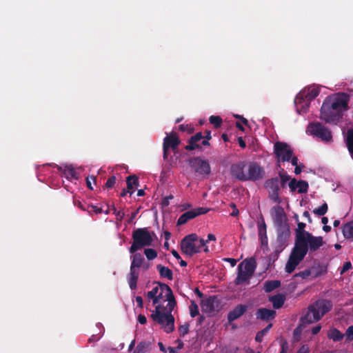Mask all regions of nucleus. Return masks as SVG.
I'll list each match as a JSON object with an SVG mask.
<instances>
[{
  "mask_svg": "<svg viewBox=\"0 0 353 353\" xmlns=\"http://www.w3.org/2000/svg\"><path fill=\"white\" fill-rule=\"evenodd\" d=\"M319 93V89L315 87H311L300 92L294 99L298 112L299 114L306 112L309 108L310 102L318 97Z\"/></svg>",
  "mask_w": 353,
  "mask_h": 353,
  "instance_id": "obj_8",
  "label": "nucleus"
},
{
  "mask_svg": "<svg viewBox=\"0 0 353 353\" xmlns=\"http://www.w3.org/2000/svg\"><path fill=\"white\" fill-rule=\"evenodd\" d=\"M269 301L272 303L274 309H279L283 305L285 301V296L282 294H277L270 296L269 298Z\"/></svg>",
  "mask_w": 353,
  "mask_h": 353,
  "instance_id": "obj_22",
  "label": "nucleus"
},
{
  "mask_svg": "<svg viewBox=\"0 0 353 353\" xmlns=\"http://www.w3.org/2000/svg\"><path fill=\"white\" fill-rule=\"evenodd\" d=\"M261 240V243L262 246H265L268 248V236H259Z\"/></svg>",
  "mask_w": 353,
  "mask_h": 353,
  "instance_id": "obj_60",
  "label": "nucleus"
},
{
  "mask_svg": "<svg viewBox=\"0 0 353 353\" xmlns=\"http://www.w3.org/2000/svg\"><path fill=\"white\" fill-rule=\"evenodd\" d=\"M133 256H132V262L130 267L132 268L139 269L143 265L144 262V257L142 256L141 253H133Z\"/></svg>",
  "mask_w": 353,
  "mask_h": 353,
  "instance_id": "obj_26",
  "label": "nucleus"
},
{
  "mask_svg": "<svg viewBox=\"0 0 353 353\" xmlns=\"http://www.w3.org/2000/svg\"><path fill=\"white\" fill-rule=\"evenodd\" d=\"M347 147L353 157V129L348 131L347 137Z\"/></svg>",
  "mask_w": 353,
  "mask_h": 353,
  "instance_id": "obj_37",
  "label": "nucleus"
},
{
  "mask_svg": "<svg viewBox=\"0 0 353 353\" xmlns=\"http://www.w3.org/2000/svg\"><path fill=\"white\" fill-rule=\"evenodd\" d=\"M150 349V342L142 341L137 345L134 353H147Z\"/></svg>",
  "mask_w": 353,
  "mask_h": 353,
  "instance_id": "obj_30",
  "label": "nucleus"
},
{
  "mask_svg": "<svg viewBox=\"0 0 353 353\" xmlns=\"http://www.w3.org/2000/svg\"><path fill=\"white\" fill-rule=\"evenodd\" d=\"M157 269L159 271L161 277L166 278L170 281L173 279V272L168 267L159 264L157 265Z\"/></svg>",
  "mask_w": 353,
  "mask_h": 353,
  "instance_id": "obj_25",
  "label": "nucleus"
},
{
  "mask_svg": "<svg viewBox=\"0 0 353 353\" xmlns=\"http://www.w3.org/2000/svg\"><path fill=\"white\" fill-rule=\"evenodd\" d=\"M91 180H92V181H95V177H94V176H91L90 178L88 177V178L86 179V184H87L88 188L90 190H93V188H92V186Z\"/></svg>",
  "mask_w": 353,
  "mask_h": 353,
  "instance_id": "obj_61",
  "label": "nucleus"
},
{
  "mask_svg": "<svg viewBox=\"0 0 353 353\" xmlns=\"http://www.w3.org/2000/svg\"><path fill=\"white\" fill-rule=\"evenodd\" d=\"M346 341H352L353 340V325L349 326L345 334Z\"/></svg>",
  "mask_w": 353,
  "mask_h": 353,
  "instance_id": "obj_50",
  "label": "nucleus"
},
{
  "mask_svg": "<svg viewBox=\"0 0 353 353\" xmlns=\"http://www.w3.org/2000/svg\"><path fill=\"white\" fill-rule=\"evenodd\" d=\"M224 261L229 262L232 267H234L236 265V262H237V261L236 259H232V258H226V259H224Z\"/></svg>",
  "mask_w": 353,
  "mask_h": 353,
  "instance_id": "obj_64",
  "label": "nucleus"
},
{
  "mask_svg": "<svg viewBox=\"0 0 353 353\" xmlns=\"http://www.w3.org/2000/svg\"><path fill=\"white\" fill-rule=\"evenodd\" d=\"M352 263L350 261L345 262L343 264V268L340 271V274H343L346 271L352 269Z\"/></svg>",
  "mask_w": 353,
  "mask_h": 353,
  "instance_id": "obj_56",
  "label": "nucleus"
},
{
  "mask_svg": "<svg viewBox=\"0 0 353 353\" xmlns=\"http://www.w3.org/2000/svg\"><path fill=\"white\" fill-rule=\"evenodd\" d=\"M327 337L330 339H332L333 341L337 342L341 341L343 339L344 334H342L338 329L334 327L329 330L327 332Z\"/></svg>",
  "mask_w": 353,
  "mask_h": 353,
  "instance_id": "obj_29",
  "label": "nucleus"
},
{
  "mask_svg": "<svg viewBox=\"0 0 353 353\" xmlns=\"http://www.w3.org/2000/svg\"><path fill=\"white\" fill-rule=\"evenodd\" d=\"M127 189L130 191V195L134 193V186H139V179L136 175H130L126 178Z\"/></svg>",
  "mask_w": 353,
  "mask_h": 353,
  "instance_id": "obj_27",
  "label": "nucleus"
},
{
  "mask_svg": "<svg viewBox=\"0 0 353 353\" xmlns=\"http://www.w3.org/2000/svg\"><path fill=\"white\" fill-rule=\"evenodd\" d=\"M277 238L276 244L277 248L283 250L287 245V242L290 236V230L289 227H283L277 228Z\"/></svg>",
  "mask_w": 353,
  "mask_h": 353,
  "instance_id": "obj_16",
  "label": "nucleus"
},
{
  "mask_svg": "<svg viewBox=\"0 0 353 353\" xmlns=\"http://www.w3.org/2000/svg\"><path fill=\"white\" fill-rule=\"evenodd\" d=\"M264 169L256 162H251L248 166V172L245 173L246 181H258L263 178Z\"/></svg>",
  "mask_w": 353,
  "mask_h": 353,
  "instance_id": "obj_14",
  "label": "nucleus"
},
{
  "mask_svg": "<svg viewBox=\"0 0 353 353\" xmlns=\"http://www.w3.org/2000/svg\"><path fill=\"white\" fill-rule=\"evenodd\" d=\"M279 176L281 179V187L284 188L286 183L290 180V176L288 174L283 168H281L279 172Z\"/></svg>",
  "mask_w": 353,
  "mask_h": 353,
  "instance_id": "obj_38",
  "label": "nucleus"
},
{
  "mask_svg": "<svg viewBox=\"0 0 353 353\" xmlns=\"http://www.w3.org/2000/svg\"><path fill=\"white\" fill-rule=\"evenodd\" d=\"M190 325L188 323H185L183 325H181L179 327V335L181 337H184L189 332Z\"/></svg>",
  "mask_w": 353,
  "mask_h": 353,
  "instance_id": "obj_48",
  "label": "nucleus"
},
{
  "mask_svg": "<svg viewBox=\"0 0 353 353\" xmlns=\"http://www.w3.org/2000/svg\"><path fill=\"white\" fill-rule=\"evenodd\" d=\"M266 228H267L266 224H265L264 220L262 219L261 223H259L258 225L259 237L267 236Z\"/></svg>",
  "mask_w": 353,
  "mask_h": 353,
  "instance_id": "obj_46",
  "label": "nucleus"
},
{
  "mask_svg": "<svg viewBox=\"0 0 353 353\" xmlns=\"http://www.w3.org/2000/svg\"><path fill=\"white\" fill-rule=\"evenodd\" d=\"M288 350V344L287 341H284L281 343V350L279 353H287Z\"/></svg>",
  "mask_w": 353,
  "mask_h": 353,
  "instance_id": "obj_58",
  "label": "nucleus"
},
{
  "mask_svg": "<svg viewBox=\"0 0 353 353\" xmlns=\"http://www.w3.org/2000/svg\"><path fill=\"white\" fill-rule=\"evenodd\" d=\"M202 248H203V252L206 253L209 252L206 241L203 239L199 238L195 233L185 236L181 241V252L190 256L201 252Z\"/></svg>",
  "mask_w": 353,
  "mask_h": 353,
  "instance_id": "obj_5",
  "label": "nucleus"
},
{
  "mask_svg": "<svg viewBox=\"0 0 353 353\" xmlns=\"http://www.w3.org/2000/svg\"><path fill=\"white\" fill-rule=\"evenodd\" d=\"M310 270L311 271V276L313 278H316L318 276L325 274L327 272L326 266L320 263L316 265H313L311 268H310Z\"/></svg>",
  "mask_w": 353,
  "mask_h": 353,
  "instance_id": "obj_23",
  "label": "nucleus"
},
{
  "mask_svg": "<svg viewBox=\"0 0 353 353\" xmlns=\"http://www.w3.org/2000/svg\"><path fill=\"white\" fill-rule=\"evenodd\" d=\"M89 210H90V214L92 212L96 214H101L103 212L101 208H98L97 206L91 204H89Z\"/></svg>",
  "mask_w": 353,
  "mask_h": 353,
  "instance_id": "obj_55",
  "label": "nucleus"
},
{
  "mask_svg": "<svg viewBox=\"0 0 353 353\" xmlns=\"http://www.w3.org/2000/svg\"><path fill=\"white\" fill-rule=\"evenodd\" d=\"M325 241L321 236L306 234L294 239V245L285 265V271L292 273L304 259L307 254H314L323 245Z\"/></svg>",
  "mask_w": 353,
  "mask_h": 353,
  "instance_id": "obj_2",
  "label": "nucleus"
},
{
  "mask_svg": "<svg viewBox=\"0 0 353 353\" xmlns=\"http://www.w3.org/2000/svg\"><path fill=\"white\" fill-rule=\"evenodd\" d=\"M159 291V285H157L155 287H154L152 290L147 292V297L149 300L152 301V304L154 305H157V294H158Z\"/></svg>",
  "mask_w": 353,
  "mask_h": 353,
  "instance_id": "obj_34",
  "label": "nucleus"
},
{
  "mask_svg": "<svg viewBox=\"0 0 353 353\" xmlns=\"http://www.w3.org/2000/svg\"><path fill=\"white\" fill-rule=\"evenodd\" d=\"M350 97L339 92L324 100L321 108V119L326 123H336L343 117V112L349 109Z\"/></svg>",
  "mask_w": 353,
  "mask_h": 353,
  "instance_id": "obj_3",
  "label": "nucleus"
},
{
  "mask_svg": "<svg viewBox=\"0 0 353 353\" xmlns=\"http://www.w3.org/2000/svg\"><path fill=\"white\" fill-rule=\"evenodd\" d=\"M144 254L148 260H153L157 256V251L152 248L145 249Z\"/></svg>",
  "mask_w": 353,
  "mask_h": 353,
  "instance_id": "obj_44",
  "label": "nucleus"
},
{
  "mask_svg": "<svg viewBox=\"0 0 353 353\" xmlns=\"http://www.w3.org/2000/svg\"><path fill=\"white\" fill-rule=\"evenodd\" d=\"M281 285V281L279 280L268 281L264 284V290L266 292H271Z\"/></svg>",
  "mask_w": 353,
  "mask_h": 353,
  "instance_id": "obj_31",
  "label": "nucleus"
},
{
  "mask_svg": "<svg viewBox=\"0 0 353 353\" xmlns=\"http://www.w3.org/2000/svg\"><path fill=\"white\" fill-rule=\"evenodd\" d=\"M74 204L75 206L78 207L83 211H87L90 213V210H89V203L85 202L84 201L79 200H74Z\"/></svg>",
  "mask_w": 353,
  "mask_h": 353,
  "instance_id": "obj_39",
  "label": "nucleus"
},
{
  "mask_svg": "<svg viewBox=\"0 0 353 353\" xmlns=\"http://www.w3.org/2000/svg\"><path fill=\"white\" fill-rule=\"evenodd\" d=\"M283 251L281 248L276 247L275 250L268 256V265L274 263L279 258L280 253Z\"/></svg>",
  "mask_w": 353,
  "mask_h": 353,
  "instance_id": "obj_36",
  "label": "nucleus"
},
{
  "mask_svg": "<svg viewBox=\"0 0 353 353\" xmlns=\"http://www.w3.org/2000/svg\"><path fill=\"white\" fill-rule=\"evenodd\" d=\"M208 210L204 208H196L191 210L187 211L182 214L177 220V225L185 224L188 221L194 219L197 216L205 214Z\"/></svg>",
  "mask_w": 353,
  "mask_h": 353,
  "instance_id": "obj_15",
  "label": "nucleus"
},
{
  "mask_svg": "<svg viewBox=\"0 0 353 353\" xmlns=\"http://www.w3.org/2000/svg\"><path fill=\"white\" fill-rule=\"evenodd\" d=\"M137 320L140 324L144 325L147 322L146 317L143 314H139L137 317Z\"/></svg>",
  "mask_w": 353,
  "mask_h": 353,
  "instance_id": "obj_62",
  "label": "nucleus"
},
{
  "mask_svg": "<svg viewBox=\"0 0 353 353\" xmlns=\"http://www.w3.org/2000/svg\"><path fill=\"white\" fill-rule=\"evenodd\" d=\"M328 206L326 203H323L322 205H321L319 208H316L313 210L314 214L319 215V216H323L327 212Z\"/></svg>",
  "mask_w": 353,
  "mask_h": 353,
  "instance_id": "obj_41",
  "label": "nucleus"
},
{
  "mask_svg": "<svg viewBox=\"0 0 353 353\" xmlns=\"http://www.w3.org/2000/svg\"><path fill=\"white\" fill-rule=\"evenodd\" d=\"M153 236H155V233L150 232L148 228L134 230L132 234L133 241L129 248L130 253L133 254L144 247L150 246L153 242Z\"/></svg>",
  "mask_w": 353,
  "mask_h": 353,
  "instance_id": "obj_6",
  "label": "nucleus"
},
{
  "mask_svg": "<svg viewBox=\"0 0 353 353\" xmlns=\"http://www.w3.org/2000/svg\"><path fill=\"white\" fill-rule=\"evenodd\" d=\"M139 272L138 269L130 268V274L128 278V284L131 290H135L137 285V281L139 279Z\"/></svg>",
  "mask_w": 353,
  "mask_h": 353,
  "instance_id": "obj_21",
  "label": "nucleus"
},
{
  "mask_svg": "<svg viewBox=\"0 0 353 353\" xmlns=\"http://www.w3.org/2000/svg\"><path fill=\"white\" fill-rule=\"evenodd\" d=\"M245 166V163L243 161L232 164L230 168L232 176L239 181H246L245 172H244Z\"/></svg>",
  "mask_w": 353,
  "mask_h": 353,
  "instance_id": "obj_17",
  "label": "nucleus"
},
{
  "mask_svg": "<svg viewBox=\"0 0 353 353\" xmlns=\"http://www.w3.org/2000/svg\"><path fill=\"white\" fill-rule=\"evenodd\" d=\"M332 308V303L327 299H319L308 307V310L303 317V321L312 323L319 321Z\"/></svg>",
  "mask_w": 353,
  "mask_h": 353,
  "instance_id": "obj_4",
  "label": "nucleus"
},
{
  "mask_svg": "<svg viewBox=\"0 0 353 353\" xmlns=\"http://www.w3.org/2000/svg\"><path fill=\"white\" fill-rule=\"evenodd\" d=\"M307 129L312 134L321 140L327 141L332 139L330 131L321 123H310Z\"/></svg>",
  "mask_w": 353,
  "mask_h": 353,
  "instance_id": "obj_12",
  "label": "nucleus"
},
{
  "mask_svg": "<svg viewBox=\"0 0 353 353\" xmlns=\"http://www.w3.org/2000/svg\"><path fill=\"white\" fill-rule=\"evenodd\" d=\"M215 296H210L207 299L202 300L201 303V310L205 313H212L215 310Z\"/></svg>",
  "mask_w": 353,
  "mask_h": 353,
  "instance_id": "obj_20",
  "label": "nucleus"
},
{
  "mask_svg": "<svg viewBox=\"0 0 353 353\" xmlns=\"http://www.w3.org/2000/svg\"><path fill=\"white\" fill-rule=\"evenodd\" d=\"M248 306L245 305H237L228 314V320L232 322L241 317L247 310Z\"/></svg>",
  "mask_w": 353,
  "mask_h": 353,
  "instance_id": "obj_19",
  "label": "nucleus"
},
{
  "mask_svg": "<svg viewBox=\"0 0 353 353\" xmlns=\"http://www.w3.org/2000/svg\"><path fill=\"white\" fill-rule=\"evenodd\" d=\"M274 153L278 162L289 161L293 155L290 146L285 142L277 141L274 145Z\"/></svg>",
  "mask_w": 353,
  "mask_h": 353,
  "instance_id": "obj_10",
  "label": "nucleus"
},
{
  "mask_svg": "<svg viewBox=\"0 0 353 353\" xmlns=\"http://www.w3.org/2000/svg\"><path fill=\"white\" fill-rule=\"evenodd\" d=\"M343 234L345 239L353 238V221L343 225Z\"/></svg>",
  "mask_w": 353,
  "mask_h": 353,
  "instance_id": "obj_32",
  "label": "nucleus"
},
{
  "mask_svg": "<svg viewBox=\"0 0 353 353\" xmlns=\"http://www.w3.org/2000/svg\"><path fill=\"white\" fill-rule=\"evenodd\" d=\"M181 143V140L176 132H172L163 139V157L165 160L168 157V150L172 149L173 151L177 150Z\"/></svg>",
  "mask_w": 353,
  "mask_h": 353,
  "instance_id": "obj_11",
  "label": "nucleus"
},
{
  "mask_svg": "<svg viewBox=\"0 0 353 353\" xmlns=\"http://www.w3.org/2000/svg\"><path fill=\"white\" fill-rule=\"evenodd\" d=\"M279 192L280 190L268 192L270 199L277 203H280L281 202V199L279 197Z\"/></svg>",
  "mask_w": 353,
  "mask_h": 353,
  "instance_id": "obj_47",
  "label": "nucleus"
},
{
  "mask_svg": "<svg viewBox=\"0 0 353 353\" xmlns=\"http://www.w3.org/2000/svg\"><path fill=\"white\" fill-rule=\"evenodd\" d=\"M188 144L185 146V149L188 151H192L196 149L202 150V147L199 143L194 142L192 139H188Z\"/></svg>",
  "mask_w": 353,
  "mask_h": 353,
  "instance_id": "obj_40",
  "label": "nucleus"
},
{
  "mask_svg": "<svg viewBox=\"0 0 353 353\" xmlns=\"http://www.w3.org/2000/svg\"><path fill=\"white\" fill-rule=\"evenodd\" d=\"M190 314L192 317H195L199 313V307L194 301H191L190 305L189 306Z\"/></svg>",
  "mask_w": 353,
  "mask_h": 353,
  "instance_id": "obj_43",
  "label": "nucleus"
},
{
  "mask_svg": "<svg viewBox=\"0 0 353 353\" xmlns=\"http://www.w3.org/2000/svg\"><path fill=\"white\" fill-rule=\"evenodd\" d=\"M116 183V177L114 176H112L108 179L106 183H105V187L108 189L112 188Z\"/></svg>",
  "mask_w": 353,
  "mask_h": 353,
  "instance_id": "obj_52",
  "label": "nucleus"
},
{
  "mask_svg": "<svg viewBox=\"0 0 353 353\" xmlns=\"http://www.w3.org/2000/svg\"><path fill=\"white\" fill-rule=\"evenodd\" d=\"M136 302L137 303L138 307H139L140 308H143V299L141 296H136Z\"/></svg>",
  "mask_w": 353,
  "mask_h": 353,
  "instance_id": "obj_63",
  "label": "nucleus"
},
{
  "mask_svg": "<svg viewBox=\"0 0 353 353\" xmlns=\"http://www.w3.org/2000/svg\"><path fill=\"white\" fill-rule=\"evenodd\" d=\"M276 311L267 308H259L255 313L257 319L262 321H270L272 320L276 316Z\"/></svg>",
  "mask_w": 353,
  "mask_h": 353,
  "instance_id": "obj_18",
  "label": "nucleus"
},
{
  "mask_svg": "<svg viewBox=\"0 0 353 353\" xmlns=\"http://www.w3.org/2000/svg\"><path fill=\"white\" fill-rule=\"evenodd\" d=\"M209 121L216 128H219L222 123V119L219 116L212 115L209 118Z\"/></svg>",
  "mask_w": 353,
  "mask_h": 353,
  "instance_id": "obj_45",
  "label": "nucleus"
},
{
  "mask_svg": "<svg viewBox=\"0 0 353 353\" xmlns=\"http://www.w3.org/2000/svg\"><path fill=\"white\" fill-rule=\"evenodd\" d=\"M112 210L117 220L121 221L123 219L125 213L122 210H117L114 206H112Z\"/></svg>",
  "mask_w": 353,
  "mask_h": 353,
  "instance_id": "obj_51",
  "label": "nucleus"
},
{
  "mask_svg": "<svg viewBox=\"0 0 353 353\" xmlns=\"http://www.w3.org/2000/svg\"><path fill=\"white\" fill-rule=\"evenodd\" d=\"M264 187L268 190V192L280 190L279 179L277 177H274L266 180L264 183Z\"/></svg>",
  "mask_w": 353,
  "mask_h": 353,
  "instance_id": "obj_24",
  "label": "nucleus"
},
{
  "mask_svg": "<svg viewBox=\"0 0 353 353\" xmlns=\"http://www.w3.org/2000/svg\"><path fill=\"white\" fill-rule=\"evenodd\" d=\"M298 181L295 179H292L289 182V188L292 192H294L297 189Z\"/></svg>",
  "mask_w": 353,
  "mask_h": 353,
  "instance_id": "obj_57",
  "label": "nucleus"
},
{
  "mask_svg": "<svg viewBox=\"0 0 353 353\" xmlns=\"http://www.w3.org/2000/svg\"><path fill=\"white\" fill-rule=\"evenodd\" d=\"M297 188L299 193H306L308 190L307 182L303 180L298 181Z\"/></svg>",
  "mask_w": 353,
  "mask_h": 353,
  "instance_id": "obj_42",
  "label": "nucleus"
},
{
  "mask_svg": "<svg viewBox=\"0 0 353 353\" xmlns=\"http://www.w3.org/2000/svg\"><path fill=\"white\" fill-rule=\"evenodd\" d=\"M309 351L310 350L308 346L303 345L299 349L296 353H309Z\"/></svg>",
  "mask_w": 353,
  "mask_h": 353,
  "instance_id": "obj_59",
  "label": "nucleus"
},
{
  "mask_svg": "<svg viewBox=\"0 0 353 353\" xmlns=\"http://www.w3.org/2000/svg\"><path fill=\"white\" fill-rule=\"evenodd\" d=\"M272 215L276 229L289 227L287 215L281 205H276L272 208Z\"/></svg>",
  "mask_w": 353,
  "mask_h": 353,
  "instance_id": "obj_13",
  "label": "nucleus"
},
{
  "mask_svg": "<svg viewBox=\"0 0 353 353\" xmlns=\"http://www.w3.org/2000/svg\"><path fill=\"white\" fill-rule=\"evenodd\" d=\"M154 284L159 285V291L156 295L157 305L150 318L165 333H172L174 330V317L172 312L176 306L175 297L172 289L167 284L159 281H154Z\"/></svg>",
  "mask_w": 353,
  "mask_h": 353,
  "instance_id": "obj_1",
  "label": "nucleus"
},
{
  "mask_svg": "<svg viewBox=\"0 0 353 353\" xmlns=\"http://www.w3.org/2000/svg\"><path fill=\"white\" fill-rule=\"evenodd\" d=\"M190 139H192L194 142L198 143L199 141L203 139L204 138L202 132H196L194 135L192 136Z\"/></svg>",
  "mask_w": 353,
  "mask_h": 353,
  "instance_id": "obj_53",
  "label": "nucleus"
},
{
  "mask_svg": "<svg viewBox=\"0 0 353 353\" xmlns=\"http://www.w3.org/2000/svg\"><path fill=\"white\" fill-rule=\"evenodd\" d=\"M305 227H306V224L305 223L298 222L297 228L295 229V232H294L295 237H294V239H296L297 237H300L301 236H303V235H305L306 234L310 233L308 231H306L305 230Z\"/></svg>",
  "mask_w": 353,
  "mask_h": 353,
  "instance_id": "obj_33",
  "label": "nucleus"
},
{
  "mask_svg": "<svg viewBox=\"0 0 353 353\" xmlns=\"http://www.w3.org/2000/svg\"><path fill=\"white\" fill-rule=\"evenodd\" d=\"M188 163L194 172L199 175L207 176L210 174L211 168L208 161L200 157L190 158Z\"/></svg>",
  "mask_w": 353,
  "mask_h": 353,
  "instance_id": "obj_9",
  "label": "nucleus"
},
{
  "mask_svg": "<svg viewBox=\"0 0 353 353\" xmlns=\"http://www.w3.org/2000/svg\"><path fill=\"white\" fill-rule=\"evenodd\" d=\"M309 276H311L310 269L305 270L294 274V277H301L303 279L307 278Z\"/></svg>",
  "mask_w": 353,
  "mask_h": 353,
  "instance_id": "obj_49",
  "label": "nucleus"
},
{
  "mask_svg": "<svg viewBox=\"0 0 353 353\" xmlns=\"http://www.w3.org/2000/svg\"><path fill=\"white\" fill-rule=\"evenodd\" d=\"M256 268V262L253 257L246 259L239 263L237 268V276L234 280L235 285H239L244 283L248 284Z\"/></svg>",
  "mask_w": 353,
  "mask_h": 353,
  "instance_id": "obj_7",
  "label": "nucleus"
},
{
  "mask_svg": "<svg viewBox=\"0 0 353 353\" xmlns=\"http://www.w3.org/2000/svg\"><path fill=\"white\" fill-rule=\"evenodd\" d=\"M64 176L70 180H77L79 179V173L72 165H66L63 170Z\"/></svg>",
  "mask_w": 353,
  "mask_h": 353,
  "instance_id": "obj_28",
  "label": "nucleus"
},
{
  "mask_svg": "<svg viewBox=\"0 0 353 353\" xmlns=\"http://www.w3.org/2000/svg\"><path fill=\"white\" fill-rule=\"evenodd\" d=\"M272 327V323H269L265 328L258 332L255 336L256 341L261 343L263 341L264 336L269 332Z\"/></svg>",
  "mask_w": 353,
  "mask_h": 353,
  "instance_id": "obj_35",
  "label": "nucleus"
},
{
  "mask_svg": "<svg viewBox=\"0 0 353 353\" xmlns=\"http://www.w3.org/2000/svg\"><path fill=\"white\" fill-rule=\"evenodd\" d=\"M179 130L181 132L187 131L189 134H191L193 132L194 128H191L188 125L181 124L179 126Z\"/></svg>",
  "mask_w": 353,
  "mask_h": 353,
  "instance_id": "obj_54",
  "label": "nucleus"
}]
</instances>
